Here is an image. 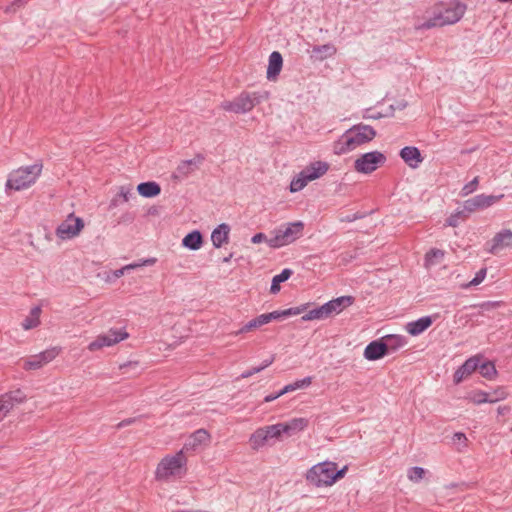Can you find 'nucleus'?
<instances>
[{
    "instance_id": "38",
    "label": "nucleus",
    "mask_w": 512,
    "mask_h": 512,
    "mask_svg": "<svg viewBox=\"0 0 512 512\" xmlns=\"http://www.w3.org/2000/svg\"><path fill=\"white\" fill-rule=\"evenodd\" d=\"M308 182L309 181L306 180L305 175L300 172L297 177L292 179L290 183V191L293 193L301 191L308 184Z\"/></svg>"
},
{
    "instance_id": "3",
    "label": "nucleus",
    "mask_w": 512,
    "mask_h": 512,
    "mask_svg": "<svg viewBox=\"0 0 512 512\" xmlns=\"http://www.w3.org/2000/svg\"><path fill=\"white\" fill-rule=\"evenodd\" d=\"M303 231L304 223L302 221L283 224L272 231V236L267 240V244L274 249L287 246L301 238Z\"/></svg>"
},
{
    "instance_id": "33",
    "label": "nucleus",
    "mask_w": 512,
    "mask_h": 512,
    "mask_svg": "<svg viewBox=\"0 0 512 512\" xmlns=\"http://www.w3.org/2000/svg\"><path fill=\"white\" fill-rule=\"evenodd\" d=\"M329 318L327 311L325 309V305H321L317 308L309 310L305 315L302 316V321H311V320H322Z\"/></svg>"
},
{
    "instance_id": "19",
    "label": "nucleus",
    "mask_w": 512,
    "mask_h": 512,
    "mask_svg": "<svg viewBox=\"0 0 512 512\" xmlns=\"http://www.w3.org/2000/svg\"><path fill=\"white\" fill-rule=\"evenodd\" d=\"M387 355L386 346L382 338L380 340H374L370 342L364 350V357L369 361H375L383 358Z\"/></svg>"
},
{
    "instance_id": "6",
    "label": "nucleus",
    "mask_w": 512,
    "mask_h": 512,
    "mask_svg": "<svg viewBox=\"0 0 512 512\" xmlns=\"http://www.w3.org/2000/svg\"><path fill=\"white\" fill-rule=\"evenodd\" d=\"M268 96V92H242L234 100L222 102L221 108L228 112L244 114L250 112L262 100L267 99Z\"/></svg>"
},
{
    "instance_id": "63",
    "label": "nucleus",
    "mask_w": 512,
    "mask_h": 512,
    "mask_svg": "<svg viewBox=\"0 0 512 512\" xmlns=\"http://www.w3.org/2000/svg\"><path fill=\"white\" fill-rule=\"evenodd\" d=\"M449 225L454 226V225H455L454 220H451V219H450V220H449Z\"/></svg>"
},
{
    "instance_id": "16",
    "label": "nucleus",
    "mask_w": 512,
    "mask_h": 512,
    "mask_svg": "<svg viewBox=\"0 0 512 512\" xmlns=\"http://www.w3.org/2000/svg\"><path fill=\"white\" fill-rule=\"evenodd\" d=\"M480 355L468 358L454 373L453 381L455 384L461 383L465 378L470 376L479 366L481 360Z\"/></svg>"
},
{
    "instance_id": "40",
    "label": "nucleus",
    "mask_w": 512,
    "mask_h": 512,
    "mask_svg": "<svg viewBox=\"0 0 512 512\" xmlns=\"http://www.w3.org/2000/svg\"><path fill=\"white\" fill-rule=\"evenodd\" d=\"M425 475V470L422 467H412L408 470L407 477L409 480L413 482H419L423 479Z\"/></svg>"
},
{
    "instance_id": "37",
    "label": "nucleus",
    "mask_w": 512,
    "mask_h": 512,
    "mask_svg": "<svg viewBox=\"0 0 512 512\" xmlns=\"http://www.w3.org/2000/svg\"><path fill=\"white\" fill-rule=\"evenodd\" d=\"M468 398L472 403H474L476 405H480L483 403H489V392H485V391H481V390L473 391L469 394Z\"/></svg>"
},
{
    "instance_id": "34",
    "label": "nucleus",
    "mask_w": 512,
    "mask_h": 512,
    "mask_svg": "<svg viewBox=\"0 0 512 512\" xmlns=\"http://www.w3.org/2000/svg\"><path fill=\"white\" fill-rule=\"evenodd\" d=\"M311 383H312V377L311 376H307V377H305L303 379L296 380L293 383L285 385L282 388V393H289V392H293V391L298 390V389L307 388V387H309L311 385Z\"/></svg>"
},
{
    "instance_id": "8",
    "label": "nucleus",
    "mask_w": 512,
    "mask_h": 512,
    "mask_svg": "<svg viewBox=\"0 0 512 512\" xmlns=\"http://www.w3.org/2000/svg\"><path fill=\"white\" fill-rule=\"evenodd\" d=\"M85 223L82 218L70 213L56 228L55 234L61 241L72 240L80 235Z\"/></svg>"
},
{
    "instance_id": "60",
    "label": "nucleus",
    "mask_w": 512,
    "mask_h": 512,
    "mask_svg": "<svg viewBox=\"0 0 512 512\" xmlns=\"http://www.w3.org/2000/svg\"><path fill=\"white\" fill-rule=\"evenodd\" d=\"M506 410H507V408H506V407H499V408H498V413H499V414H504Z\"/></svg>"
},
{
    "instance_id": "30",
    "label": "nucleus",
    "mask_w": 512,
    "mask_h": 512,
    "mask_svg": "<svg viewBox=\"0 0 512 512\" xmlns=\"http://www.w3.org/2000/svg\"><path fill=\"white\" fill-rule=\"evenodd\" d=\"M203 237L200 231L194 230L182 239V245L190 250H198L202 247Z\"/></svg>"
},
{
    "instance_id": "4",
    "label": "nucleus",
    "mask_w": 512,
    "mask_h": 512,
    "mask_svg": "<svg viewBox=\"0 0 512 512\" xmlns=\"http://www.w3.org/2000/svg\"><path fill=\"white\" fill-rule=\"evenodd\" d=\"M41 172L42 164L40 163L20 167L9 174L6 188L15 191L26 189L36 182Z\"/></svg>"
},
{
    "instance_id": "42",
    "label": "nucleus",
    "mask_w": 512,
    "mask_h": 512,
    "mask_svg": "<svg viewBox=\"0 0 512 512\" xmlns=\"http://www.w3.org/2000/svg\"><path fill=\"white\" fill-rule=\"evenodd\" d=\"M478 183V177H475L473 180H471L469 183L463 186V188L461 189V195L467 196L473 193L477 189Z\"/></svg>"
},
{
    "instance_id": "49",
    "label": "nucleus",
    "mask_w": 512,
    "mask_h": 512,
    "mask_svg": "<svg viewBox=\"0 0 512 512\" xmlns=\"http://www.w3.org/2000/svg\"><path fill=\"white\" fill-rule=\"evenodd\" d=\"M139 363L137 361H129L126 363H123L119 366V369L123 371V373H126V370L128 368H137Z\"/></svg>"
},
{
    "instance_id": "18",
    "label": "nucleus",
    "mask_w": 512,
    "mask_h": 512,
    "mask_svg": "<svg viewBox=\"0 0 512 512\" xmlns=\"http://www.w3.org/2000/svg\"><path fill=\"white\" fill-rule=\"evenodd\" d=\"M400 157L411 168H417L423 162L420 150L414 146H406L402 148L400 151Z\"/></svg>"
},
{
    "instance_id": "47",
    "label": "nucleus",
    "mask_w": 512,
    "mask_h": 512,
    "mask_svg": "<svg viewBox=\"0 0 512 512\" xmlns=\"http://www.w3.org/2000/svg\"><path fill=\"white\" fill-rule=\"evenodd\" d=\"M132 194L133 193L131 188L121 187L119 196L123 198V201L127 202L129 201Z\"/></svg>"
},
{
    "instance_id": "24",
    "label": "nucleus",
    "mask_w": 512,
    "mask_h": 512,
    "mask_svg": "<svg viewBox=\"0 0 512 512\" xmlns=\"http://www.w3.org/2000/svg\"><path fill=\"white\" fill-rule=\"evenodd\" d=\"M432 323L433 319L431 316H423L415 321L408 322L405 329L410 335L417 336L428 329Z\"/></svg>"
},
{
    "instance_id": "56",
    "label": "nucleus",
    "mask_w": 512,
    "mask_h": 512,
    "mask_svg": "<svg viewBox=\"0 0 512 512\" xmlns=\"http://www.w3.org/2000/svg\"><path fill=\"white\" fill-rule=\"evenodd\" d=\"M454 439H457V440H463V441H466L467 438L465 436V434L461 433V432H457L454 434Z\"/></svg>"
},
{
    "instance_id": "13",
    "label": "nucleus",
    "mask_w": 512,
    "mask_h": 512,
    "mask_svg": "<svg viewBox=\"0 0 512 512\" xmlns=\"http://www.w3.org/2000/svg\"><path fill=\"white\" fill-rule=\"evenodd\" d=\"M503 198V195H485L478 194L470 199L464 201L463 211L467 213H473L478 210L486 209L495 203H497L500 199Z\"/></svg>"
},
{
    "instance_id": "39",
    "label": "nucleus",
    "mask_w": 512,
    "mask_h": 512,
    "mask_svg": "<svg viewBox=\"0 0 512 512\" xmlns=\"http://www.w3.org/2000/svg\"><path fill=\"white\" fill-rule=\"evenodd\" d=\"M508 393L504 387H498L497 389L489 392V403H496L498 401L506 399Z\"/></svg>"
},
{
    "instance_id": "21",
    "label": "nucleus",
    "mask_w": 512,
    "mask_h": 512,
    "mask_svg": "<svg viewBox=\"0 0 512 512\" xmlns=\"http://www.w3.org/2000/svg\"><path fill=\"white\" fill-rule=\"evenodd\" d=\"M328 169L329 164L327 162L316 161L305 167L301 172L305 175L306 180L310 182L326 174Z\"/></svg>"
},
{
    "instance_id": "27",
    "label": "nucleus",
    "mask_w": 512,
    "mask_h": 512,
    "mask_svg": "<svg viewBox=\"0 0 512 512\" xmlns=\"http://www.w3.org/2000/svg\"><path fill=\"white\" fill-rule=\"evenodd\" d=\"M210 434L205 429H198L196 430L189 438V440L185 443L184 449L189 450H195L199 446L203 444H207L210 441Z\"/></svg>"
},
{
    "instance_id": "45",
    "label": "nucleus",
    "mask_w": 512,
    "mask_h": 512,
    "mask_svg": "<svg viewBox=\"0 0 512 512\" xmlns=\"http://www.w3.org/2000/svg\"><path fill=\"white\" fill-rule=\"evenodd\" d=\"M347 471V466H344L342 469L337 470V464L334 463V469L332 473L333 477V484L338 480L344 477L345 473Z\"/></svg>"
},
{
    "instance_id": "50",
    "label": "nucleus",
    "mask_w": 512,
    "mask_h": 512,
    "mask_svg": "<svg viewBox=\"0 0 512 512\" xmlns=\"http://www.w3.org/2000/svg\"><path fill=\"white\" fill-rule=\"evenodd\" d=\"M28 0H15L11 6L7 7L6 11H16L17 8L23 6Z\"/></svg>"
},
{
    "instance_id": "41",
    "label": "nucleus",
    "mask_w": 512,
    "mask_h": 512,
    "mask_svg": "<svg viewBox=\"0 0 512 512\" xmlns=\"http://www.w3.org/2000/svg\"><path fill=\"white\" fill-rule=\"evenodd\" d=\"M444 257V252L439 249L430 250L425 257L426 263L429 265L435 264V260H441Z\"/></svg>"
},
{
    "instance_id": "55",
    "label": "nucleus",
    "mask_w": 512,
    "mask_h": 512,
    "mask_svg": "<svg viewBox=\"0 0 512 512\" xmlns=\"http://www.w3.org/2000/svg\"><path fill=\"white\" fill-rule=\"evenodd\" d=\"M156 262L155 258H149L141 262L142 266L153 265Z\"/></svg>"
},
{
    "instance_id": "2",
    "label": "nucleus",
    "mask_w": 512,
    "mask_h": 512,
    "mask_svg": "<svg viewBox=\"0 0 512 512\" xmlns=\"http://www.w3.org/2000/svg\"><path fill=\"white\" fill-rule=\"evenodd\" d=\"M466 5L458 0L441 4L423 26L425 28L442 27L457 23L464 15Z\"/></svg>"
},
{
    "instance_id": "5",
    "label": "nucleus",
    "mask_w": 512,
    "mask_h": 512,
    "mask_svg": "<svg viewBox=\"0 0 512 512\" xmlns=\"http://www.w3.org/2000/svg\"><path fill=\"white\" fill-rule=\"evenodd\" d=\"M187 464L183 450L174 455L165 456L157 465L155 478L159 481H168L172 477L181 476Z\"/></svg>"
},
{
    "instance_id": "22",
    "label": "nucleus",
    "mask_w": 512,
    "mask_h": 512,
    "mask_svg": "<svg viewBox=\"0 0 512 512\" xmlns=\"http://www.w3.org/2000/svg\"><path fill=\"white\" fill-rule=\"evenodd\" d=\"M512 246V231L503 229L495 234L492 239L491 253H495L503 248Z\"/></svg>"
},
{
    "instance_id": "48",
    "label": "nucleus",
    "mask_w": 512,
    "mask_h": 512,
    "mask_svg": "<svg viewBox=\"0 0 512 512\" xmlns=\"http://www.w3.org/2000/svg\"><path fill=\"white\" fill-rule=\"evenodd\" d=\"M267 240H269V238H267V236L264 233H256L251 239L252 243L254 244H259L264 241L267 242Z\"/></svg>"
},
{
    "instance_id": "44",
    "label": "nucleus",
    "mask_w": 512,
    "mask_h": 512,
    "mask_svg": "<svg viewBox=\"0 0 512 512\" xmlns=\"http://www.w3.org/2000/svg\"><path fill=\"white\" fill-rule=\"evenodd\" d=\"M335 48L332 45L326 44L321 46H316L313 48V52L316 54L324 53L325 57L332 56L335 53Z\"/></svg>"
},
{
    "instance_id": "14",
    "label": "nucleus",
    "mask_w": 512,
    "mask_h": 512,
    "mask_svg": "<svg viewBox=\"0 0 512 512\" xmlns=\"http://www.w3.org/2000/svg\"><path fill=\"white\" fill-rule=\"evenodd\" d=\"M26 400V394L21 389L9 391L0 396V421L14 408V406L23 403Z\"/></svg>"
},
{
    "instance_id": "61",
    "label": "nucleus",
    "mask_w": 512,
    "mask_h": 512,
    "mask_svg": "<svg viewBox=\"0 0 512 512\" xmlns=\"http://www.w3.org/2000/svg\"><path fill=\"white\" fill-rule=\"evenodd\" d=\"M502 3H512V0H499Z\"/></svg>"
},
{
    "instance_id": "57",
    "label": "nucleus",
    "mask_w": 512,
    "mask_h": 512,
    "mask_svg": "<svg viewBox=\"0 0 512 512\" xmlns=\"http://www.w3.org/2000/svg\"><path fill=\"white\" fill-rule=\"evenodd\" d=\"M381 117H382V115L380 113L364 116V118H368V119H379Z\"/></svg>"
},
{
    "instance_id": "25",
    "label": "nucleus",
    "mask_w": 512,
    "mask_h": 512,
    "mask_svg": "<svg viewBox=\"0 0 512 512\" xmlns=\"http://www.w3.org/2000/svg\"><path fill=\"white\" fill-rule=\"evenodd\" d=\"M203 156L197 155L194 159L184 160L182 161L176 168L174 173L175 178H186L188 177L195 169L197 164L203 161Z\"/></svg>"
},
{
    "instance_id": "52",
    "label": "nucleus",
    "mask_w": 512,
    "mask_h": 512,
    "mask_svg": "<svg viewBox=\"0 0 512 512\" xmlns=\"http://www.w3.org/2000/svg\"><path fill=\"white\" fill-rule=\"evenodd\" d=\"M135 421H136V418H127V419H124V420H122L121 422H119V423L117 424V428H123V427H126V426H128V425L133 424Z\"/></svg>"
},
{
    "instance_id": "28",
    "label": "nucleus",
    "mask_w": 512,
    "mask_h": 512,
    "mask_svg": "<svg viewBox=\"0 0 512 512\" xmlns=\"http://www.w3.org/2000/svg\"><path fill=\"white\" fill-rule=\"evenodd\" d=\"M382 340L386 346L387 354L396 352L408 343L405 336L398 334L386 335L382 337Z\"/></svg>"
},
{
    "instance_id": "54",
    "label": "nucleus",
    "mask_w": 512,
    "mask_h": 512,
    "mask_svg": "<svg viewBox=\"0 0 512 512\" xmlns=\"http://www.w3.org/2000/svg\"><path fill=\"white\" fill-rule=\"evenodd\" d=\"M138 267H142L141 262L128 264V265L124 266V269L131 270V269H135V268H138Z\"/></svg>"
},
{
    "instance_id": "12",
    "label": "nucleus",
    "mask_w": 512,
    "mask_h": 512,
    "mask_svg": "<svg viewBox=\"0 0 512 512\" xmlns=\"http://www.w3.org/2000/svg\"><path fill=\"white\" fill-rule=\"evenodd\" d=\"M61 349L58 347H52L45 351L40 352L39 354L30 356L24 361L23 368L25 370H37L42 368L44 365L48 364L52 360H54L60 353Z\"/></svg>"
},
{
    "instance_id": "26",
    "label": "nucleus",
    "mask_w": 512,
    "mask_h": 512,
    "mask_svg": "<svg viewBox=\"0 0 512 512\" xmlns=\"http://www.w3.org/2000/svg\"><path fill=\"white\" fill-rule=\"evenodd\" d=\"M230 226L226 223L218 225L211 233V241L215 248H220L229 241Z\"/></svg>"
},
{
    "instance_id": "7",
    "label": "nucleus",
    "mask_w": 512,
    "mask_h": 512,
    "mask_svg": "<svg viewBox=\"0 0 512 512\" xmlns=\"http://www.w3.org/2000/svg\"><path fill=\"white\" fill-rule=\"evenodd\" d=\"M334 462L324 461L312 466L306 473V481L315 487L331 486L333 484Z\"/></svg>"
},
{
    "instance_id": "59",
    "label": "nucleus",
    "mask_w": 512,
    "mask_h": 512,
    "mask_svg": "<svg viewBox=\"0 0 512 512\" xmlns=\"http://www.w3.org/2000/svg\"><path fill=\"white\" fill-rule=\"evenodd\" d=\"M126 270H127V269H124V267H123V268H121V269H119V270L116 272V276H121V275H123V274H124V271H126Z\"/></svg>"
},
{
    "instance_id": "43",
    "label": "nucleus",
    "mask_w": 512,
    "mask_h": 512,
    "mask_svg": "<svg viewBox=\"0 0 512 512\" xmlns=\"http://www.w3.org/2000/svg\"><path fill=\"white\" fill-rule=\"evenodd\" d=\"M487 274L486 268L480 269L474 276V278L466 285V287L477 286L483 282Z\"/></svg>"
},
{
    "instance_id": "10",
    "label": "nucleus",
    "mask_w": 512,
    "mask_h": 512,
    "mask_svg": "<svg viewBox=\"0 0 512 512\" xmlns=\"http://www.w3.org/2000/svg\"><path fill=\"white\" fill-rule=\"evenodd\" d=\"M128 337L129 334L125 329L111 328L106 333L98 335L94 341L89 343L87 348L89 351L95 352L104 347L114 346Z\"/></svg>"
},
{
    "instance_id": "17",
    "label": "nucleus",
    "mask_w": 512,
    "mask_h": 512,
    "mask_svg": "<svg viewBox=\"0 0 512 512\" xmlns=\"http://www.w3.org/2000/svg\"><path fill=\"white\" fill-rule=\"evenodd\" d=\"M308 424V419L299 417L293 418L285 423H277L276 425L279 429L280 436H282L283 434L291 436L300 431H303L308 426Z\"/></svg>"
},
{
    "instance_id": "62",
    "label": "nucleus",
    "mask_w": 512,
    "mask_h": 512,
    "mask_svg": "<svg viewBox=\"0 0 512 512\" xmlns=\"http://www.w3.org/2000/svg\"><path fill=\"white\" fill-rule=\"evenodd\" d=\"M449 225L454 226V225H455L454 220H451V219H450V220H449Z\"/></svg>"
},
{
    "instance_id": "31",
    "label": "nucleus",
    "mask_w": 512,
    "mask_h": 512,
    "mask_svg": "<svg viewBox=\"0 0 512 512\" xmlns=\"http://www.w3.org/2000/svg\"><path fill=\"white\" fill-rule=\"evenodd\" d=\"M41 307L35 306L30 310L29 315L23 320L22 328L24 330H30L40 325Z\"/></svg>"
},
{
    "instance_id": "32",
    "label": "nucleus",
    "mask_w": 512,
    "mask_h": 512,
    "mask_svg": "<svg viewBox=\"0 0 512 512\" xmlns=\"http://www.w3.org/2000/svg\"><path fill=\"white\" fill-rule=\"evenodd\" d=\"M292 270L291 269H283L281 271V273L275 275L272 279V283H271V287H270V292L272 294H276L280 291V283L282 282H285L286 280H288L291 275H292Z\"/></svg>"
},
{
    "instance_id": "36",
    "label": "nucleus",
    "mask_w": 512,
    "mask_h": 512,
    "mask_svg": "<svg viewBox=\"0 0 512 512\" xmlns=\"http://www.w3.org/2000/svg\"><path fill=\"white\" fill-rule=\"evenodd\" d=\"M478 368H479L480 374L486 379L492 380L497 375V370L495 368V365L491 361H486V362H483L482 364L479 363Z\"/></svg>"
},
{
    "instance_id": "53",
    "label": "nucleus",
    "mask_w": 512,
    "mask_h": 512,
    "mask_svg": "<svg viewBox=\"0 0 512 512\" xmlns=\"http://www.w3.org/2000/svg\"><path fill=\"white\" fill-rule=\"evenodd\" d=\"M275 361V356L272 355L268 359H265L259 367H263V370L269 367Z\"/></svg>"
},
{
    "instance_id": "20",
    "label": "nucleus",
    "mask_w": 512,
    "mask_h": 512,
    "mask_svg": "<svg viewBox=\"0 0 512 512\" xmlns=\"http://www.w3.org/2000/svg\"><path fill=\"white\" fill-rule=\"evenodd\" d=\"M354 297L352 296H341L335 299H332L325 303V309L327 311L328 316L330 317L333 314H339L343 309L349 307L353 304Z\"/></svg>"
},
{
    "instance_id": "23",
    "label": "nucleus",
    "mask_w": 512,
    "mask_h": 512,
    "mask_svg": "<svg viewBox=\"0 0 512 512\" xmlns=\"http://www.w3.org/2000/svg\"><path fill=\"white\" fill-rule=\"evenodd\" d=\"M283 65V58L280 52L273 51L269 56V62L267 67V79L275 80L280 74Z\"/></svg>"
},
{
    "instance_id": "58",
    "label": "nucleus",
    "mask_w": 512,
    "mask_h": 512,
    "mask_svg": "<svg viewBox=\"0 0 512 512\" xmlns=\"http://www.w3.org/2000/svg\"><path fill=\"white\" fill-rule=\"evenodd\" d=\"M232 256H233V254H232V253H231V254H229L227 257H225V258L223 259V262H224V263H228V262H230V260H231Z\"/></svg>"
},
{
    "instance_id": "9",
    "label": "nucleus",
    "mask_w": 512,
    "mask_h": 512,
    "mask_svg": "<svg viewBox=\"0 0 512 512\" xmlns=\"http://www.w3.org/2000/svg\"><path fill=\"white\" fill-rule=\"evenodd\" d=\"M386 160V156L380 151L367 152L354 161V169L358 173L370 174L384 165Z\"/></svg>"
},
{
    "instance_id": "35",
    "label": "nucleus",
    "mask_w": 512,
    "mask_h": 512,
    "mask_svg": "<svg viewBox=\"0 0 512 512\" xmlns=\"http://www.w3.org/2000/svg\"><path fill=\"white\" fill-rule=\"evenodd\" d=\"M306 309H307V304L300 305V306H297V307H291V308H288V309H285V310H275L274 314L277 315L276 320H280L282 318L300 315Z\"/></svg>"
},
{
    "instance_id": "1",
    "label": "nucleus",
    "mask_w": 512,
    "mask_h": 512,
    "mask_svg": "<svg viewBox=\"0 0 512 512\" xmlns=\"http://www.w3.org/2000/svg\"><path fill=\"white\" fill-rule=\"evenodd\" d=\"M376 136L375 129L363 123L347 129L334 143L333 152L336 155L347 154L372 141Z\"/></svg>"
},
{
    "instance_id": "46",
    "label": "nucleus",
    "mask_w": 512,
    "mask_h": 512,
    "mask_svg": "<svg viewBox=\"0 0 512 512\" xmlns=\"http://www.w3.org/2000/svg\"><path fill=\"white\" fill-rule=\"evenodd\" d=\"M262 370H263V367H253V368H251L249 370L244 371L241 374L240 378H242V379L249 378V377H251L252 375H254L256 373L261 372Z\"/></svg>"
},
{
    "instance_id": "51",
    "label": "nucleus",
    "mask_w": 512,
    "mask_h": 512,
    "mask_svg": "<svg viewBox=\"0 0 512 512\" xmlns=\"http://www.w3.org/2000/svg\"><path fill=\"white\" fill-rule=\"evenodd\" d=\"M285 393H282V389L277 392V393H272V394H269L267 396H265L264 398V402L268 403V402H272L274 400H276L277 398H279L280 396L284 395Z\"/></svg>"
},
{
    "instance_id": "29",
    "label": "nucleus",
    "mask_w": 512,
    "mask_h": 512,
    "mask_svg": "<svg viewBox=\"0 0 512 512\" xmlns=\"http://www.w3.org/2000/svg\"><path fill=\"white\" fill-rule=\"evenodd\" d=\"M138 193L145 198L156 197L161 192V187L154 181L142 182L137 186Z\"/></svg>"
},
{
    "instance_id": "11",
    "label": "nucleus",
    "mask_w": 512,
    "mask_h": 512,
    "mask_svg": "<svg viewBox=\"0 0 512 512\" xmlns=\"http://www.w3.org/2000/svg\"><path fill=\"white\" fill-rule=\"evenodd\" d=\"M280 437L277 425H268L254 431L249 438V444L253 450H259L270 444V441L278 440Z\"/></svg>"
},
{
    "instance_id": "15",
    "label": "nucleus",
    "mask_w": 512,
    "mask_h": 512,
    "mask_svg": "<svg viewBox=\"0 0 512 512\" xmlns=\"http://www.w3.org/2000/svg\"><path fill=\"white\" fill-rule=\"evenodd\" d=\"M276 317L277 315L274 314V311L258 315L245 323L239 330L233 332L232 335L238 336L260 329L262 326L276 320Z\"/></svg>"
}]
</instances>
